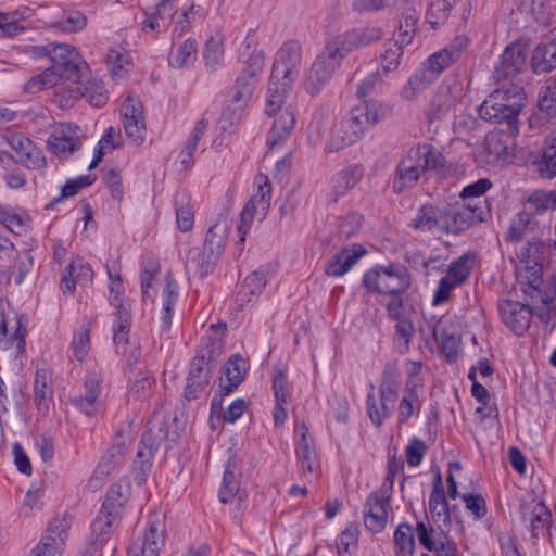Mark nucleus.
I'll use <instances>...</instances> for the list:
<instances>
[{"label":"nucleus","mask_w":556,"mask_h":556,"mask_svg":"<svg viewBox=\"0 0 556 556\" xmlns=\"http://www.w3.org/2000/svg\"><path fill=\"white\" fill-rule=\"evenodd\" d=\"M444 233H458L468 229L477 222L483 220V211L480 206L467 202L454 204L443 208Z\"/></svg>","instance_id":"9b49d317"},{"label":"nucleus","mask_w":556,"mask_h":556,"mask_svg":"<svg viewBox=\"0 0 556 556\" xmlns=\"http://www.w3.org/2000/svg\"><path fill=\"white\" fill-rule=\"evenodd\" d=\"M538 114L543 121L556 118V74L549 77L539 90Z\"/></svg>","instance_id":"37998d69"},{"label":"nucleus","mask_w":556,"mask_h":556,"mask_svg":"<svg viewBox=\"0 0 556 556\" xmlns=\"http://www.w3.org/2000/svg\"><path fill=\"white\" fill-rule=\"evenodd\" d=\"M382 35L379 27L370 26L355 28L330 38L307 71L304 89L309 94L319 93L330 83L349 54L380 40Z\"/></svg>","instance_id":"f257e3e1"},{"label":"nucleus","mask_w":556,"mask_h":556,"mask_svg":"<svg viewBox=\"0 0 556 556\" xmlns=\"http://www.w3.org/2000/svg\"><path fill=\"white\" fill-rule=\"evenodd\" d=\"M93 270L91 266L84 262L80 257H75L64 268L60 289L65 295H73L76 290V283L87 285L91 282Z\"/></svg>","instance_id":"c85d7f7f"},{"label":"nucleus","mask_w":556,"mask_h":556,"mask_svg":"<svg viewBox=\"0 0 556 556\" xmlns=\"http://www.w3.org/2000/svg\"><path fill=\"white\" fill-rule=\"evenodd\" d=\"M429 510L433 518H442L443 521L450 520L448 504L440 473L437 475L433 490L429 497Z\"/></svg>","instance_id":"864d4df0"},{"label":"nucleus","mask_w":556,"mask_h":556,"mask_svg":"<svg viewBox=\"0 0 556 556\" xmlns=\"http://www.w3.org/2000/svg\"><path fill=\"white\" fill-rule=\"evenodd\" d=\"M214 366L203 361V356H195L190 365V371L187 378L185 395L190 399H197L199 393L204 391L210 383L214 371Z\"/></svg>","instance_id":"2f4dec72"},{"label":"nucleus","mask_w":556,"mask_h":556,"mask_svg":"<svg viewBox=\"0 0 556 556\" xmlns=\"http://www.w3.org/2000/svg\"><path fill=\"white\" fill-rule=\"evenodd\" d=\"M79 99H81V93L78 90V86L66 80L65 84H60V81L58 83L52 101L60 109L67 110L71 109Z\"/></svg>","instance_id":"0e129e2a"},{"label":"nucleus","mask_w":556,"mask_h":556,"mask_svg":"<svg viewBox=\"0 0 556 556\" xmlns=\"http://www.w3.org/2000/svg\"><path fill=\"white\" fill-rule=\"evenodd\" d=\"M256 84V81L239 74L235 81L231 94V101L236 105V109L241 110L247 106L252 98Z\"/></svg>","instance_id":"774afa93"},{"label":"nucleus","mask_w":556,"mask_h":556,"mask_svg":"<svg viewBox=\"0 0 556 556\" xmlns=\"http://www.w3.org/2000/svg\"><path fill=\"white\" fill-rule=\"evenodd\" d=\"M396 5L401 10V17L394 40L408 46L417 34L422 5L419 0H396Z\"/></svg>","instance_id":"f3484780"},{"label":"nucleus","mask_w":556,"mask_h":556,"mask_svg":"<svg viewBox=\"0 0 556 556\" xmlns=\"http://www.w3.org/2000/svg\"><path fill=\"white\" fill-rule=\"evenodd\" d=\"M122 517L115 511H109L101 507L91 523L90 544L94 552L101 551L109 542L113 532L118 528Z\"/></svg>","instance_id":"bb28decb"},{"label":"nucleus","mask_w":556,"mask_h":556,"mask_svg":"<svg viewBox=\"0 0 556 556\" xmlns=\"http://www.w3.org/2000/svg\"><path fill=\"white\" fill-rule=\"evenodd\" d=\"M178 299V286L172 279H166L162 292V308L160 312V328L162 334H167L172 327L174 306Z\"/></svg>","instance_id":"a19ab883"},{"label":"nucleus","mask_w":556,"mask_h":556,"mask_svg":"<svg viewBox=\"0 0 556 556\" xmlns=\"http://www.w3.org/2000/svg\"><path fill=\"white\" fill-rule=\"evenodd\" d=\"M131 493L130 481L127 477H122L109 489L102 508L116 513L123 517L125 505L128 502Z\"/></svg>","instance_id":"ea45409f"},{"label":"nucleus","mask_w":556,"mask_h":556,"mask_svg":"<svg viewBox=\"0 0 556 556\" xmlns=\"http://www.w3.org/2000/svg\"><path fill=\"white\" fill-rule=\"evenodd\" d=\"M72 518L67 515L50 521L39 543L34 547L45 556H59L68 538Z\"/></svg>","instance_id":"ddd939ff"},{"label":"nucleus","mask_w":556,"mask_h":556,"mask_svg":"<svg viewBox=\"0 0 556 556\" xmlns=\"http://www.w3.org/2000/svg\"><path fill=\"white\" fill-rule=\"evenodd\" d=\"M531 67L538 75L556 68V27L534 48Z\"/></svg>","instance_id":"7c9ffc66"},{"label":"nucleus","mask_w":556,"mask_h":556,"mask_svg":"<svg viewBox=\"0 0 556 556\" xmlns=\"http://www.w3.org/2000/svg\"><path fill=\"white\" fill-rule=\"evenodd\" d=\"M292 81L270 76L265 101V113L274 116V123L267 137V146L274 149L291 135L295 125V114L291 104H286L287 93Z\"/></svg>","instance_id":"7ed1b4c3"},{"label":"nucleus","mask_w":556,"mask_h":556,"mask_svg":"<svg viewBox=\"0 0 556 556\" xmlns=\"http://www.w3.org/2000/svg\"><path fill=\"white\" fill-rule=\"evenodd\" d=\"M378 397L374 392H369L366 397L367 413L371 422L376 427H380L387 418H389L395 407V404L383 402L382 399Z\"/></svg>","instance_id":"bf43d9fd"},{"label":"nucleus","mask_w":556,"mask_h":556,"mask_svg":"<svg viewBox=\"0 0 556 556\" xmlns=\"http://www.w3.org/2000/svg\"><path fill=\"white\" fill-rule=\"evenodd\" d=\"M425 401V388L404 386L403 394L397 406V422L406 425L408 420L420 415Z\"/></svg>","instance_id":"f704fd0d"},{"label":"nucleus","mask_w":556,"mask_h":556,"mask_svg":"<svg viewBox=\"0 0 556 556\" xmlns=\"http://www.w3.org/2000/svg\"><path fill=\"white\" fill-rule=\"evenodd\" d=\"M103 389V374L101 368L92 367L87 370L84 382V392L72 399L73 405L87 416H93L99 412L100 395Z\"/></svg>","instance_id":"1a4fd4ad"},{"label":"nucleus","mask_w":556,"mask_h":556,"mask_svg":"<svg viewBox=\"0 0 556 556\" xmlns=\"http://www.w3.org/2000/svg\"><path fill=\"white\" fill-rule=\"evenodd\" d=\"M389 496L382 492L371 493L365 503L364 523L366 528L374 532H381L388 521Z\"/></svg>","instance_id":"cd10ccee"},{"label":"nucleus","mask_w":556,"mask_h":556,"mask_svg":"<svg viewBox=\"0 0 556 556\" xmlns=\"http://www.w3.org/2000/svg\"><path fill=\"white\" fill-rule=\"evenodd\" d=\"M410 283L407 268L399 263L376 265L363 277L365 288L379 294L395 295L405 292Z\"/></svg>","instance_id":"39448f33"},{"label":"nucleus","mask_w":556,"mask_h":556,"mask_svg":"<svg viewBox=\"0 0 556 556\" xmlns=\"http://www.w3.org/2000/svg\"><path fill=\"white\" fill-rule=\"evenodd\" d=\"M348 114L367 132L371 126L386 119L391 114V109L380 100L369 99L353 106Z\"/></svg>","instance_id":"393cba45"},{"label":"nucleus","mask_w":556,"mask_h":556,"mask_svg":"<svg viewBox=\"0 0 556 556\" xmlns=\"http://www.w3.org/2000/svg\"><path fill=\"white\" fill-rule=\"evenodd\" d=\"M90 324L84 323L73 334L71 350L73 357L78 362H84L90 351Z\"/></svg>","instance_id":"e2e57ef3"},{"label":"nucleus","mask_w":556,"mask_h":556,"mask_svg":"<svg viewBox=\"0 0 556 556\" xmlns=\"http://www.w3.org/2000/svg\"><path fill=\"white\" fill-rule=\"evenodd\" d=\"M179 13L178 0H157L151 11L144 12L142 30L166 31Z\"/></svg>","instance_id":"b1692460"},{"label":"nucleus","mask_w":556,"mask_h":556,"mask_svg":"<svg viewBox=\"0 0 556 556\" xmlns=\"http://www.w3.org/2000/svg\"><path fill=\"white\" fill-rule=\"evenodd\" d=\"M363 170L358 165L348 166L336 173L329 184L327 198L330 202H337L339 198L345 195L362 179Z\"/></svg>","instance_id":"72a5a7b5"},{"label":"nucleus","mask_w":556,"mask_h":556,"mask_svg":"<svg viewBox=\"0 0 556 556\" xmlns=\"http://www.w3.org/2000/svg\"><path fill=\"white\" fill-rule=\"evenodd\" d=\"M434 80L424 68L417 70L408 77L400 90V97L405 101L416 100Z\"/></svg>","instance_id":"49530a36"},{"label":"nucleus","mask_w":556,"mask_h":556,"mask_svg":"<svg viewBox=\"0 0 556 556\" xmlns=\"http://www.w3.org/2000/svg\"><path fill=\"white\" fill-rule=\"evenodd\" d=\"M454 99L446 88H440L431 98L425 113L429 122L439 119L442 115L446 114L452 105Z\"/></svg>","instance_id":"13d9d810"},{"label":"nucleus","mask_w":556,"mask_h":556,"mask_svg":"<svg viewBox=\"0 0 556 556\" xmlns=\"http://www.w3.org/2000/svg\"><path fill=\"white\" fill-rule=\"evenodd\" d=\"M80 147V129L74 124H61L48 139V148L59 159H67Z\"/></svg>","instance_id":"412c9836"},{"label":"nucleus","mask_w":556,"mask_h":556,"mask_svg":"<svg viewBox=\"0 0 556 556\" xmlns=\"http://www.w3.org/2000/svg\"><path fill=\"white\" fill-rule=\"evenodd\" d=\"M176 222L180 231L187 232L192 229L194 212L191 205L190 195L186 192L177 193L175 198Z\"/></svg>","instance_id":"6e6d98bb"},{"label":"nucleus","mask_w":556,"mask_h":556,"mask_svg":"<svg viewBox=\"0 0 556 556\" xmlns=\"http://www.w3.org/2000/svg\"><path fill=\"white\" fill-rule=\"evenodd\" d=\"M521 519L526 528L531 532L533 544L545 534L552 526V513L543 501L532 498L521 505Z\"/></svg>","instance_id":"2eb2a0df"},{"label":"nucleus","mask_w":556,"mask_h":556,"mask_svg":"<svg viewBox=\"0 0 556 556\" xmlns=\"http://www.w3.org/2000/svg\"><path fill=\"white\" fill-rule=\"evenodd\" d=\"M248 368L247 361L240 354H235L227 361L223 368L225 378H220L222 395H229L242 383Z\"/></svg>","instance_id":"e433bc0d"},{"label":"nucleus","mask_w":556,"mask_h":556,"mask_svg":"<svg viewBox=\"0 0 556 556\" xmlns=\"http://www.w3.org/2000/svg\"><path fill=\"white\" fill-rule=\"evenodd\" d=\"M224 55L223 36L217 34L210 37L203 52L206 71L213 73L219 70L224 65Z\"/></svg>","instance_id":"603ef678"},{"label":"nucleus","mask_w":556,"mask_h":556,"mask_svg":"<svg viewBox=\"0 0 556 556\" xmlns=\"http://www.w3.org/2000/svg\"><path fill=\"white\" fill-rule=\"evenodd\" d=\"M473 258L466 254L453 261L448 265L445 276H443V282L452 280L460 286L470 276Z\"/></svg>","instance_id":"69168bd1"},{"label":"nucleus","mask_w":556,"mask_h":556,"mask_svg":"<svg viewBox=\"0 0 556 556\" xmlns=\"http://www.w3.org/2000/svg\"><path fill=\"white\" fill-rule=\"evenodd\" d=\"M3 140L15 152V161L29 169H40L46 166V159L41 150L33 140L23 134H9Z\"/></svg>","instance_id":"dca6fc26"},{"label":"nucleus","mask_w":556,"mask_h":556,"mask_svg":"<svg viewBox=\"0 0 556 556\" xmlns=\"http://www.w3.org/2000/svg\"><path fill=\"white\" fill-rule=\"evenodd\" d=\"M448 363H455L462 348L460 324L456 316H443L432 329Z\"/></svg>","instance_id":"9d476101"},{"label":"nucleus","mask_w":556,"mask_h":556,"mask_svg":"<svg viewBox=\"0 0 556 556\" xmlns=\"http://www.w3.org/2000/svg\"><path fill=\"white\" fill-rule=\"evenodd\" d=\"M42 50L52 63L50 68L54 70L62 80L71 81L83 71L88 70V64L80 53L67 43H48Z\"/></svg>","instance_id":"0eeeda50"},{"label":"nucleus","mask_w":556,"mask_h":556,"mask_svg":"<svg viewBox=\"0 0 556 556\" xmlns=\"http://www.w3.org/2000/svg\"><path fill=\"white\" fill-rule=\"evenodd\" d=\"M78 86L81 99L93 108H102L109 101V92L101 78L93 76L89 68L71 80Z\"/></svg>","instance_id":"a878e982"},{"label":"nucleus","mask_w":556,"mask_h":556,"mask_svg":"<svg viewBox=\"0 0 556 556\" xmlns=\"http://www.w3.org/2000/svg\"><path fill=\"white\" fill-rule=\"evenodd\" d=\"M254 192L247 203L258 210V218L264 219L271 202V186L266 175L258 174L254 179Z\"/></svg>","instance_id":"c03bdc74"},{"label":"nucleus","mask_w":556,"mask_h":556,"mask_svg":"<svg viewBox=\"0 0 556 556\" xmlns=\"http://www.w3.org/2000/svg\"><path fill=\"white\" fill-rule=\"evenodd\" d=\"M526 103V93L518 84L503 85L489 94V156L498 160L509 155V142L518 134V115Z\"/></svg>","instance_id":"f03ea898"},{"label":"nucleus","mask_w":556,"mask_h":556,"mask_svg":"<svg viewBox=\"0 0 556 556\" xmlns=\"http://www.w3.org/2000/svg\"><path fill=\"white\" fill-rule=\"evenodd\" d=\"M30 218L25 212H17L11 206L0 205V223L11 232L21 235L24 232Z\"/></svg>","instance_id":"4d7b16f0"},{"label":"nucleus","mask_w":556,"mask_h":556,"mask_svg":"<svg viewBox=\"0 0 556 556\" xmlns=\"http://www.w3.org/2000/svg\"><path fill=\"white\" fill-rule=\"evenodd\" d=\"M403 47H405V45L395 40L384 45V49L380 54L381 73L384 76L396 71L400 66L403 56Z\"/></svg>","instance_id":"680f3d73"},{"label":"nucleus","mask_w":556,"mask_h":556,"mask_svg":"<svg viewBox=\"0 0 556 556\" xmlns=\"http://www.w3.org/2000/svg\"><path fill=\"white\" fill-rule=\"evenodd\" d=\"M502 321L515 334L523 336L531 325L532 309L518 301L503 300L498 303Z\"/></svg>","instance_id":"4be33fe9"},{"label":"nucleus","mask_w":556,"mask_h":556,"mask_svg":"<svg viewBox=\"0 0 556 556\" xmlns=\"http://www.w3.org/2000/svg\"><path fill=\"white\" fill-rule=\"evenodd\" d=\"M393 538L396 546V556H413L415 552V536L410 525H399Z\"/></svg>","instance_id":"338daca9"},{"label":"nucleus","mask_w":556,"mask_h":556,"mask_svg":"<svg viewBox=\"0 0 556 556\" xmlns=\"http://www.w3.org/2000/svg\"><path fill=\"white\" fill-rule=\"evenodd\" d=\"M121 117L124 131L131 143L135 146L143 143L146 138V122L140 100L128 97L121 106Z\"/></svg>","instance_id":"4468645a"},{"label":"nucleus","mask_w":556,"mask_h":556,"mask_svg":"<svg viewBox=\"0 0 556 556\" xmlns=\"http://www.w3.org/2000/svg\"><path fill=\"white\" fill-rule=\"evenodd\" d=\"M217 226L208 229L203 250L193 249L189 252L186 267L200 277L211 274L215 267L218 256L225 248V236L216 232Z\"/></svg>","instance_id":"423d86ee"},{"label":"nucleus","mask_w":556,"mask_h":556,"mask_svg":"<svg viewBox=\"0 0 556 556\" xmlns=\"http://www.w3.org/2000/svg\"><path fill=\"white\" fill-rule=\"evenodd\" d=\"M164 546V530L159 520L148 522L141 542L129 546L128 556H159Z\"/></svg>","instance_id":"c756f323"},{"label":"nucleus","mask_w":556,"mask_h":556,"mask_svg":"<svg viewBox=\"0 0 556 556\" xmlns=\"http://www.w3.org/2000/svg\"><path fill=\"white\" fill-rule=\"evenodd\" d=\"M301 61V45L294 40L285 42L277 52L271 76L294 83L299 75Z\"/></svg>","instance_id":"f8f14e48"},{"label":"nucleus","mask_w":556,"mask_h":556,"mask_svg":"<svg viewBox=\"0 0 556 556\" xmlns=\"http://www.w3.org/2000/svg\"><path fill=\"white\" fill-rule=\"evenodd\" d=\"M156 447L150 434H143L138 446L132 466V473L137 484L141 485L147 481L150 473Z\"/></svg>","instance_id":"c9c22d12"},{"label":"nucleus","mask_w":556,"mask_h":556,"mask_svg":"<svg viewBox=\"0 0 556 556\" xmlns=\"http://www.w3.org/2000/svg\"><path fill=\"white\" fill-rule=\"evenodd\" d=\"M294 452L301 477L309 483L316 482L321 475V465L316 445L299 448Z\"/></svg>","instance_id":"58836bf2"},{"label":"nucleus","mask_w":556,"mask_h":556,"mask_svg":"<svg viewBox=\"0 0 556 556\" xmlns=\"http://www.w3.org/2000/svg\"><path fill=\"white\" fill-rule=\"evenodd\" d=\"M528 43L516 40L507 46L501 55L500 65L494 70L493 77L497 80L516 76L523 67L527 60Z\"/></svg>","instance_id":"5701e85b"},{"label":"nucleus","mask_w":556,"mask_h":556,"mask_svg":"<svg viewBox=\"0 0 556 556\" xmlns=\"http://www.w3.org/2000/svg\"><path fill=\"white\" fill-rule=\"evenodd\" d=\"M443 208L433 205H422L410 226L417 230L430 231L433 235L444 233Z\"/></svg>","instance_id":"4c0bfd02"},{"label":"nucleus","mask_w":556,"mask_h":556,"mask_svg":"<svg viewBox=\"0 0 556 556\" xmlns=\"http://www.w3.org/2000/svg\"><path fill=\"white\" fill-rule=\"evenodd\" d=\"M401 384V375L397 368L388 364L383 371L381 383L379 386V399L383 402L395 404Z\"/></svg>","instance_id":"de8ad7c7"},{"label":"nucleus","mask_w":556,"mask_h":556,"mask_svg":"<svg viewBox=\"0 0 556 556\" xmlns=\"http://www.w3.org/2000/svg\"><path fill=\"white\" fill-rule=\"evenodd\" d=\"M533 166L542 179H553L556 177V143L543 149L540 156L533 161Z\"/></svg>","instance_id":"052dcab7"},{"label":"nucleus","mask_w":556,"mask_h":556,"mask_svg":"<svg viewBox=\"0 0 556 556\" xmlns=\"http://www.w3.org/2000/svg\"><path fill=\"white\" fill-rule=\"evenodd\" d=\"M467 46L468 38L466 36L455 37L448 46L434 52L427 59L424 63V70L435 80L441 73L460 58L462 51Z\"/></svg>","instance_id":"6ab92c4d"},{"label":"nucleus","mask_w":556,"mask_h":556,"mask_svg":"<svg viewBox=\"0 0 556 556\" xmlns=\"http://www.w3.org/2000/svg\"><path fill=\"white\" fill-rule=\"evenodd\" d=\"M527 280H518L521 291L531 303H542V268L534 264L526 267Z\"/></svg>","instance_id":"8fccbe9b"},{"label":"nucleus","mask_w":556,"mask_h":556,"mask_svg":"<svg viewBox=\"0 0 556 556\" xmlns=\"http://www.w3.org/2000/svg\"><path fill=\"white\" fill-rule=\"evenodd\" d=\"M443 154L430 144H418L410 148L397 165L393 190L401 193L413 188L422 174L443 167Z\"/></svg>","instance_id":"20e7f679"},{"label":"nucleus","mask_w":556,"mask_h":556,"mask_svg":"<svg viewBox=\"0 0 556 556\" xmlns=\"http://www.w3.org/2000/svg\"><path fill=\"white\" fill-rule=\"evenodd\" d=\"M128 441L122 435H117L110 448L101 456L96 467L89 484L98 488L111 475L117 472L125 464Z\"/></svg>","instance_id":"6e6552de"},{"label":"nucleus","mask_w":556,"mask_h":556,"mask_svg":"<svg viewBox=\"0 0 556 556\" xmlns=\"http://www.w3.org/2000/svg\"><path fill=\"white\" fill-rule=\"evenodd\" d=\"M49 377L45 370H37L34 380V403L41 415H47L53 399V391L48 384Z\"/></svg>","instance_id":"09e8293b"},{"label":"nucleus","mask_w":556,"mask_h":556,"mask_svg":"<svg viewBox=\"0 0 556 556\" xmlns=\"http://www.w3.org/2000/svg\"><path fill=\"white\" fill-rule=\"evenodd\" d=\"M122 146L123 138L119 130L113 126L109 127L101 136L93 150V157L88 169L96 168L108 152H112L114 149L121 148Z\"/></svg>","instance_id":"a18cd8bd"},{"label":"nucleus","mask_w":556,"mask_h":556,"mask_svg":"<svg viewBox=\"0 0 556 556\" xmlns=\"http://www.w3.org/2000/svg\"><path fill=\"white\" fill-rule=\"evenodd\" d=\"M366 252V249L361 244H353L342 249L327 262L325 267L326 275L330 277L345 275Z\"/></svg>","instance_id":"473e14b6"},{"label":"nucleus","mask_w":556,"mask_h":556,"mask_svg":"<svg viewBox=\"0 0 556 556\" xmlns=\"http://www.w3.org/2000/svg\"><path fill=\"white\" fill-rule=\"evenodd\" d=\"M366 132L348 114L331 128L329 139L326 143V152H339L363 138Z\"/></svg>","instance_id":"aec40b11"},{"label":"nucleus","mask_w":556,"mask_h":556,"mask_svg":"<svg viewBox=\"0 0 556 556\" xmlns=\"http://www.w3.org/2000/svg\"><path fill=\"white\" fill-rule=\"evenodd\" d=\"M106 63L114 79L124 77L132 66L129 52L122 47L112 48L108 52Z\"/></svg>","instance_id":"5fc2aeb1"},{"label":"nucleus","mask_w":556,"mask_h":556,"mask_svg":"<svg viewBox=\"0 0 556 556\" xmlns=\"http://www.w3.org/2000/svg\"><path fill=\"white\" fill-rule=\"evenodd\" d=\"M198 55L197 41L193 38H187L182 42L177 43L169 55V64L174 67L191 66Z\"/></svg>","instance_id":"3c124183"},{"label":"nucleus","mask_w":556,"mask_h":556,"mask_svg":"<svg viewBox=\"0 0 556 556\" xmlns=\"http://www.w3.org/2000/svg\"><path fill=\"white\" fill-rule=\"evenodd\" d=\"M26 326L18 317L14 318V325L7 319L5 314L0 311V349L11 351L12 356L17 359L26 351Z\"/></svg>","instance_id":"a211bd4d"},{"label":"nucleus","mask_w":556,"mask_h":556,"mask_svg":"<svg viewBox=\"0 0 556 556\" xmlns=\"http://www.w3.org/2000/svg\"><path fill=\"white\" fill-rule=\"evenodd\" d=\"M266 283V277L261 270H255L248 275L236 296L238 305L243 307L252 303L261 294Z\"/></svg>","instance_id":"79ce46f5"}]
</instances>
